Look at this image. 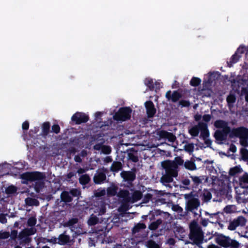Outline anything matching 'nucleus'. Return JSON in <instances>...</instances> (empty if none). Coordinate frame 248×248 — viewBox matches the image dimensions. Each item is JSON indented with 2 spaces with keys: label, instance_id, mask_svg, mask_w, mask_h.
<instances>
[{
  "label": "nucleus",
  "instance_id": "nucleus-1",
  "mask_svg": "<svg viewBox=\"0 0 248 248\" xmlns=\"http://www.w3.org/2000/svg\"><path fill=\"white\" fill-rule=\"evenodd\" d=\"M184 160L180 157H177L174 161H165L162 162V166L165 170L166 174L161 177L162 183H169L172 181V177L178 175V166L182 165Z\"/></svg>",
  "mask_w": 248,
  "mask_h": 248
},
{
  "label": "nucleus",
  "instance_id": "nucleus-2",
  "mask_svg": "<svg viewBox=\"0 0 248 248\" xmlns=\"http://www.w3.org/2000/svg\"><path fill=\"white\" fill-rule=\"evenodd\" d=\"M190 229L191 239L196 243L202 242L203 238V234L201 228L196 222L193 221L190 223Z\"/></svg>",
  "mask_w": 248,
  "mask_h": 248
},
{
  "label": "nucleus",
  "instance_id": "nucleus-3",
  "mask_svg": "<svg viewBox=\"0 0 248 248\" xmlns=\"http://www.w3.org/2000/svg\"><path fill=\"white\" fill-rule=\"evenodd\" d=\"M216 242L223 247H229L231 246L234 248H237L239 247L240 244L234 240L230 239L229 237L223 235H219L216 238Z\"/></svg>",
  "mask_w": 248,
  "mask_h": 248
},
{
  "label": "nucleus",
  "instance_id": "nucleus-4",
  "mask_svg": "<svg viewBox=\"0 0 248 248\" xmlns=\"http://www.w3.org/2000/svg\"><path fill=\"white\" fill-rule=\"evenodd\" d=\"M131 111L129 108H121L113 116L114 119L117 121H126L130 118Z\"/></svg>",
  "mask_w": 248,
  "mask_h": 248
},
{
  "label": "nucleus",
  "instance_id": "nucleus-5",
  "mask_svg": "<svg viewBox=\"0 0 248 248\" xmlns=\"http://www.w3.org/2000/svg\"><path fill=\"white\" fill-rule=\"evenodd\" d=\"M234 134L241 139V143L244 146H246L247 138L248 137V129L240 127L234 130Z\"/></svg>",
  "mask_w": 248,
  "mask_h": 248
},
{
  "label": "nucleus",
  "instance_id": "nucleus-6",
  "mask_svg": "<svg viewBox=\"0 0 248 248\" xmlns=\"http://www.w3.org/2000/svg\"><path fill=\"white\" fill-rule=\"evenodd\" d=\"M21 178L28 181H37L41 180L44 178V175L43 173L35 172H27L21 175Z\"/></svg>",
  "mask_w": 248,
  "mask_h": 248
},
{
  "label": "nucleus",
  "instance_id": "nucleus-7",
  "mask_svg": "<svg viewBox=\"0 0 248 248\" xmlns=\"http://www.w3.org/2000/svg\"><path fill=\"white\" fill-rule=\"evenodd\" d=\"M128 194V193L126 190L121 191L119 193L120 196L126 198L128 202H134L140 200L142 197V194L141 192L139 191H135L131 198L127 197Z\"/></svg>",
  "mask_w": 248,
  "mask_h": 248
},
{
  "label": "nucleus",
  "instance_id": "nucleus-8",
  "mask_svg": "<svg viewBox=\"0 0 248 248\" xmlns=\"http://www.w3.org/2000/svg\"><path fill=\"white\" fill-rule=\"evenodd\" d=\"M35 232V230L33 228L26 229L19 233L18 237L23 241L27 242L29 241V238L28 236L33 234Z\"/></svg>",
  "mask_w": 248,
  "mask_h": 248
},
{
  "label": "nucleus",
  "instance_id": "nucleus-9",
  "mask_svg": "<svg viewBox=\"0 0 248 248\" xmlns=\"http://www.w3.org/2000/svg\"><path fill=\"white\" fill-rule=\"evenodd\" d=\"M199 126L200 127L201 137L207 143H209L210 142L208 139L209 133L206 124L202 123H200Z\"/></svg>",
  "mask_w": 248,
  "mask_h": 248
},
{
  "label": "nucleus",
  "instance_id": "nucleus-10",
  "mask_svg": "<svg viewBox=\"0 0 248 248\" xmlns=\"http://www.w3.org/2000/svg\"><path fill=\"white\" fill-rule=\"evenodd\" d=\"M72 120L75 122L76 124H80L86 122L88 120V117L84 113H76L72 116Z\"/></svg>",
  "mask_w": 248,
  "mask_h": 248
},
{
  "label": "nucleus",
  "instance_id": "nucleus-11",
  "mask_svg": "<svg viewBox=\"0 0 248 248\" xmlns=\"http://www.w3.org/2000/svg\"><path fill=\"white\" fill-rule=\"evenodd\" d=\"M200 205V202L196 198L189 199L187 202L186 208L188 211H193L197 209Z\"/></svg>",
  "mask_w": 248,
  "mask_h": 248
},
{
  "label": "nucleus",
  "instance_id": "nucleus-12",
  "mask_svg": "<svg viewBox=\"0 0 248 248\" xmlns=\"http://www.w3.org/2000/svg\"><path fill=\"white\" fill-rule=\"evenodd\" d=\"M69 241V237L64 233L61 234L58 238H54L49 240V242L54 243H58L61 245H64Z\"/></svg>",
  "mask_w": 248,
  "mask_h": 248
},
{
  "label": "nucleus",
  "instance_id": "nucleus-13",
  "mask_svg": "<svg viewBox=\"0 0 248 248\" xmlns=\"http://www.w3.org/2000/svg\"><path fill=\"white\" fill-rule=\"evenodd\" d=\"M166 97L169 100H171L172 102H175L180 98L181 95L177 91H174L171 93V91H169L166 93Z\"/></svg>",
  "mask_w": 248,
  "mask_h": 248
},
{
  "label": "nucleus",
  "instance_id": "nucleus-14",
  "mask_svg": "<svg viewBox=\"0 0 248 248\" xmlns=\"http://www.w3.org/2000/svg\"><path fill=\"white\" fill-rule=\"evenodd\" d=\"M157 134L160 138L167 139L170 142H173L175 140V137L172 133L165 131H159Z\"/></svg>",
  "mask_w": 248,
  "mask_h": 248
},
{
  "label": "nucleus",
  "instance_id": "nucleus-15",
  "mask_svg": "<svg viewBox=\"0 0 248 248\" xmlns=\"http://www.w3.org/2000/svg\"><path fill=\"white\" fill-rule=\"evenodd\" d=\"M215 126L219 130L225 131V132H230V128L228 126L227 123L221 120L217 121L215 123Z\"/></svg>",
  "mask_w": 248,
  "mask_h": 248
},
{
  "label": "nucleus",
  "instance_id": "nucleus-16",
  "mask_svg": "<svg viewBox=\"0 0 248 248\" xmlns=\"http://www.w3.org/2000/svg\"><path fill=\"white\" fill-rule=\"evenodd\" d=\"M147 113L149 117H153L155 113V109L152 102L147 101L145 103Z\"/></svg>",
  "mask_w": 248,
  "mask_h": 248
},
{
  "label": "nucleus",
  "instance_id": "nucleus-17",
  "mask_svg": "<svg viewBox=\"0 0 248 248\" xmlns=\"http://www.w3.org/2000/svg\"><path fill=\"white\" fill-rule=\"evenodd\" d=\"M241 57L242 56L241 55L235 52L234 54L232 56L229 61L227 62L228 66L229 67H232L234 63H236L239 61Z\"/></svg>",
  "mask_w": 248,
  "mask_h": 248
},
{
  "label": "nucleus",
  "instance_id": "nucleus-18",
  "mask_svg": "<svg viewBox=\"0 0 248 248\" xmlns=\"http://www.w3.org/2000/svg\"><path fill=\"white\" fill-rule=\"evenodd\" d=\"M239 185L242 188H248V173H245L239 179Z\"/></svg>",
  "mask_w": 248,
  "mask_h": 248
},
{
  "label": "nucleus",
  "instance_id": "nucleus-19",
  "mask_svg": "<svg viewBox=\"0 0 248 248\" xmlns=\"http://www.w3.org/2000/svg\"><path fill=\"white\" fill-rule=\"evenodd\" d=\"M228 133L221 130H218L215 132V137L217 140L222 141L226 139Z\"/></svg>",
  "mask_w": 248,
  "mask_h": 248
},
{
  "label": "nucleus",
  "instance_id": "nucleus-20",
  "mask_svg": "<svg viewBox=\"0 0 248 248\" xmlns=\"http://www.w3.org/2000/svg\"><path fill=\"white\" fill-rule=\"evenodd\" d=\"M94 148L97 150H101V152L105 154H108L111 152L110 147L108 146L102 145L101 144H96L94 146Z\"/></svg>",
  "mask_w": 248,
  "mask_h": 248
},
{
  "label": "nucleus",
  "instance_id": "nucleus-21",
  "mask_svg": "<svg viewBox=\"0 0 248 248\" xmlns=\"http://www.w3.org/2000/svg\"><path fill=\"white\" fill-rule=\"evenodd\" d=\"M94 212L98 215H102L106 212V205L103 202H101L98 206L94 207Z\"/></svg>",
  "mask_w": 248,
  "mask_h": 248
},
{
  "label": "nucleus",
  "instance_id": "nucleus-22",
  "mask_svg": "<svg viewBox=\"0 0 248 248\" xmlns=\"http://www.w3.org/2000/svg\"><path fill=\"white\" fill-rule=\"evenodd\" d=\"M106 176L103 172L97 173L93 178V180L96 184H100L106 179Z\"/></svg>",
  "mask_w": 248,
  "mask_h": 248
},
{
  "label": "nucleus",
  "instance_id": "nucleus-23",
  "mask_svg": "<svg viewBox=\"0 0 248 248\" xmlns=\"http://www.w3.org/2000/svg\"><path fill=\"white\" fill-rule=\"evenodd\" d=\"M122 177L125 180L133 181L135 179L134 174L130 171H124L121 173Z\"/></svg>",
  "mask_w": 248,
  "mask_h": 248
},
{
  "label": "nucleus",
  "instance_id": "nucleus-24",
  "mask_svg": "<svg viewBox=\"0 0 248 248\" xmlns=\"http://www.w3.org/2000/svg\"><path fill=\"white\" fill-rule=\"evenodd\" d=\"M200 127L199 126V124L198 125L194 126L189 129L188 131L189 134L192 136H197L199 133V130Z\"/></svg>",
  "mask_w": 248,
  "mask_h": 248
},
{
  "label": "nucleus",
  "instance_id": "nucleus-25",
  "mask_svg": "<svg viewBox=\"0 0 248 248\" xmlns=\"http://www.w3.org/2000/svg\"><path fill=\"white\" fill-rule=\"evenodd\" d=\"M242 170L240 166H235L231 168L229 171V174L232 176H234L237 174L240 173L242 172Z\"/></svg>",
  "mask_w": 248,
  "mask_h": 248
},
{
  "label": "nucleus",
  "instance_id": "nucleus-26",
  "mask_svg": "<svg viewBox=\"0 0 248 248\" xmlns=\"http://www.w3.org/2000/svg\"><path fill=\"white\" fill-rule=\"evenodd\" d=\"M206 78H220L221 74L218 71H213L209 72L205 75Z\"/></svg>",
  "mask_w": 248,
  "mask_h": 248
},
{
  "label": "nucleus",
  "instance_id": "nucleus-27",
  "mask_svg": "<svg viewBox=\"0 0 248 248\" xmlns=\"http://www.w3.org/2000/svg\"><path fill=\"white\" fill-rule=\"evenodd\" d=\"M117 187L114 185H112L107 189L108 194L110 196L115 195L117 193Z\"/></svg>",
  "mask_w": 248,
  "mask_h": 248
},
{
  "label": "nucleus",
  "instance_id": "nucleus-28",
  "mask_svg": "<svg viewBox=\"0 0 248 248\" xmlns=\"http://www.w3.org/2000/svg\"><path fill=\"white\" fill-rule=\"evenodd\" d=\"M239 225V221L238 219L234 220L230 223L228 229L231 231L234 230Z\"/></svg>",
  "mask_w": 248,
  "mask_h": 248
},
{
  "label": "nucleus",
  "instance_id": "nucleus-29",
  "mask_svg": "<svg viewBox=\"0 0 248 248\" xmlns=\"http://www.w3.org/2000/svg\"><path fill=\"white\" fill-rule=\"evenodd\" d=\"M61 198L65 202H69L72 200V198L67 192H63L61 194Z\"/></svg>",
  "mask_w": 248,
  "mask_h": 248
},
{
  "label": "nucleus",
  "instance_id": "nucleus-30",
  "mask_svg": "<svg viewBox=\"0 0 248 248\" xmlns=\"http://www.w3.org/2000/svg\"><path fill=\"white\" fill-rule=\"evenodd\" d=\"M26 202L29 205H35L38 206L39 205L38 201L34 199L27 198L26 199Z\"/></svg>",
  "mask_w": 248,
  "mask_h": 248
},
{
  "label": "nucleus",
  "instance_id": "nucleus-31",
  "mask_svg": "<svg viewBox=\"0 0 248 248\" xmlns=\"http://www.w3.org/2000/svg\"><path fill=\"white\" fill-rule=\"evenodd\" d=\"M90 180V179L89 176L88 175L85 174V175H82L80 177L79 182L81 184L85 185L89 182Z\"/></svg>",
  "mask_w": 248,
  "mask_h": 248
},
{
  "label": "nucleus",
  "instance_id": "nucleus-32",
  "mask_svg": "<svg viewBox=\"0 0 248 248\" xmlns=\"http://www.w3.org/2000/svg\"><path fill=\"white\" fill-rule=\"evenodd\" d=\"M122 167L121 163L120 162H114L111 167V170L113 171H118L120 170Z\"/></svg>",
  "mask_w": 248,
  "mask_h": 248
},
{
  "label": "nucleus",
  "instance_id": "nucleus-33",
  "mask_svg": "<svg viewBox=\"0 0 248 248\" xmlns=\"http://www.w3.org/2000/svg\"><path fill=\"white\" fill-rule=\"evenodd\" d=\"M185 167L186 168L190 170H194L196 169L195 165L192 161H186L185 163Z\"/></svg>",
  "mask_w": 248,
  "mask_h": 248
},
{
  "label": "nucleus",
  "instance_id": "nucleus-34",
  "mask_svg": "<svg viewBox=\"0 0 248 248\" xmlns=\"http://www.w3.org/2000/svg\"><path fill=\"white\" fill-rule=\"evenodd\" d=\"M98 221V219L95 216L92 215L89 219L88 223L89 225H93L96 224Z\"/></svg>",
  "mask_w": 248,
  "mask_h": 248
},
{
  "label": "nucleus",
  "instance_id": "nucleus-35",
  "mask_svg": "<svg viewBox=\"0 0 248 248\" xmlns=\"http://www.w3.org/2000/svg\"><path fill=\"white\" fill-rule=\"evenodd\" d=\"M242 159L244 160H248V150L245 148H242L241 150Z\"/></svg>",
  "mask_w": 248,
  "mask_h": 248
},
{
  "label": "nucleus",
  "instance_id": "nucleus-36",
  "mask_svg": "<svg viewBox=\"0 0 248 248\" xmlns=\"http://www.w3.org/2000/svg\"><path fill=\"white\" fill-rule=\"evenodd\" d=\"M146 226L143 223H139L137 224L133 229L134 232L136 233L138 232L140 229H142L145 228Z\"/></svg>",
  "mask_w": 248,
  "mask_h": 248
},
{
  "label": "nucleus",
  "instance_id": "nucleus-37",
  "mask_svg": "<svg viewBox=\"0 0 248 248\" xmlns=\"http://www.w3.org/2000/svg\"><path fill=\"white\" fill-rule=\"evenodd\" d=\"M246 50L247 47L245 46L240 45L237 48V50L235 51V53H237V54H239L241 55L245 52Z\"/></svg>",
  "mask_w": 248,
  "mask_h": 248
},
{
  "label": "nucleus",
  "instance_id": "nucleus-38",
  "mask_svg": "<svg viewBox=\"0 0 248 248\" xmlns=\"http://www.w3.org/2000/svg\"><path fill=\"white\" fill-rule=\"evenodd\" d=\"M227 101L229 107H230L231 104L233 103L235 101V96L232 94L229 95L227 98Z\"/></svg>",
  "mask_w": 248,
  "mask_h": 248
},
{
  "label": "nucleus",
  "instance_id": "nucleus-39",
  "mask_svg": "<svg viewBox=\"0 0 248 248\" xmlns=\"http://www.w3.org/2000/svg\"><path fill=\"white\" fill-rule=\"evenodd\" d=\"M16 191V188L13 186H11L8 187L6 189V192L7 194L14 193Z\"/></svg>",
  "mask_w": 248,
  "mask_h": 248
},
{
  "label": "nucleus",
  "instance_id": "nucleus-40",
  "mask_svg": "<svg viewBox=\"0 0 248 248\" xmlns=\"http://www.w3.org/2000/svg\"><path fill=\"white\" fill-rule=\"evenodd\" d=\"M77 222H78V219L77 218H72V219H70V220H69L68 221L65 222L64 223V226H66V227L70 226H72L73 224L77 223Z\"/></svg>",
  "mask_w": 248,
  "mask_h": 248
},
{
  "label": "nucleus",
  "instance_id": "nucleus-41",
  "mask_svg": "<svg viewBox=\"0 0 248 248\" xmlns=\"http://www.w3.org/2000/svg\"><path fill=\"white\" fill-rule=\"evenodd\" d=\"M160 223V222L159 220H157L156 222H153L149 226L150 229L153 230L156 229L158 227V226Z\"/></svg>",
  "mask_w": 248,
  "mask_h": 248
},
{
  "label": "nucleus",
  "instance_id": "nucleus-42",
  "mask_svg": "<svg viewBox=\"0 0 248 248\" xmlns=\"http://www.w3.org/2000/svg\"><path fill=\"white\" fill-rule=\"evenodd\" d=\"M203 197L205 201H208L211 199L212 195L209 192L206 191L204 192Z\"/></svg>",
  "mask_w": 248,
  "mask_h": 248
},
{
  "label": "nucleus",
  "instance_id": "nucleus-43",
  "mask_svg": "<svg viewBox=\"0 0 248 248\" xmlns=\"http://www.w3.org/2000/svg\"><path fill=\"white\" fill-rule=\"evenodd\" d=\"M10 236V234L8 232H0V239H6Z\"/></svg>",
  "mask_w": 248,
  "mask_h": 248
},
{
  "label": "nucleus",
  "instance_id": "nucleus-44",
  "mask_svg": "<svg viewBox=\"0 0 248 248\" xmlns=\"http://www.w3.org/2000/svg\"><path fill=\"white\" fill-rule=\"evenodd\" d=\"M200 83L199 78H192L190 81V84L191 85L196 86L198 85Z\"/></svg>",
  "mask_w": 248,
  "mask_h": 248
},
{
  "label": "nucleus",
  "instance_id": "nucleus-45",
  "mask_svg": "<svg viewBox=\"0 0 248 248\" xmlns=\"http://www.w3.org/2000/svg\"><path fill=\"white\" fill-rule=\"evenodd\" d=\"M36 222V220L34 217H31L28 219V224L29 226H34Z\"/></svg>",
  "mask_w": 248,
  "mask_h": 248
},
{
  "label": "nucleus",
  "instance_id": "nucleus-46",
  "mask_svg": "<svg viewBox=\"0 0 248 248\" xmlns=\"http://www.w3.org/2000/svg\"><path fill=\"white\" fill-rule=\"evenodd\" d=\"M186 150L189 153L193 152L194 149V145L193 144H189L186 146Z\"/></svg>",
  "mask_w": 248,
  "mask_h": 248
},
{
  "label": "nucleus",
  "instance_id": "nucleus-47",
  "mask_svg": "<svg viewBox=\"0 0 248 248\" xmlns=\"http://www.w3.org/2000/svg\"><path fill=\"white\" fill-rule=\"evenodd\" d=\"M172 209L173 211H176V212H177L178 213L182 212V211L183 210L182 208L180 206L178 205H173L172 206Z\"/></svg>",
  "mask_w": 248,
  "mask_h": 248
},
{
  "label": "nucleus",
  "instance_id": "nucleus-48",
  "mask_svg": "<svg viewBox=\"0 0 248 248\" xmlns=\"http://www.w3.org/2000/svg\"><path fill=\"white\" fill-rule=\"evenodd\" d=\"M148 245L149 248H159L158 246L152 241H149Z\"/></svg>",
  "mask_w": 248,
  "mask_h": 248
},
{
  "label": "nucleus",
  "instance_id": "nucleus-49",
  "mask_svg": "<svg viewBox=\"0 0 248 248\" xmlns=\"http://www.w3.org/2000/svg\"><path fill=\"white\" fill-rule=\"evenodd\" d=\"M105 193H106V191L105 190H104V189L100 190H98V191H97L95 193V195L96 197H100V196L104 195L105 194Z\"/></svg>",
  "mask_w": 248,
  "mask_h": 248
},
{
  "label": "nucleus",
  "instance_id": "nucleus-50",
  "mask_svg": "<svg viewBox=\"0 0 248 248\" xmlns=\"http://www.w3.org/2000/svg\"><path fill=\"white\" fill-rule=\"evenodd\" d=\"M52 129L54 132L58 133L60 131V128L58 125L55 124L52 126Z\"/></svg>",
  "mask_w": 248,
  "mask_h": 248
},
{
  "label": "nucleus",
  "instance_id": "nucleus-51",
  "mask_svg": "<svg viewBox=\"0 0 248 248\" xmlns=\"http://www.w3.org/2000/svg\"><path fill=\"white\" fill-rule=\"evenodd\" d=\"M70 193L74 196H78L80 194V191L78 189H72L71 190Z\"/></svg>",
  "mask_w": 248,
  "mask_h": 248
},
{
  "label": "nucleus",
  "instance_id": "nucleus-52",
  "mask_svg": "<svg viewBox=\"0 0 248 248\" xmlns=\"http://www.w3.org/2000/svg\"><path fill=\"white\" fill-rule=\"evenodd\" d=\"M179 104L183 107H187L190 105L189 102L186 100H182L180 101Z\"/></svg>",
  "mask_w": 248,
  "mask_h": 248
},
{
  "label": "nucleus",
  "instance_id": "nucleus-53",
  "mask_svg": "<svg viewBox=\"0 0 248 248\" xmlns=\"http://www.w3.org/2000/svg\"><path fill=\"white\" fill-rule=\"evenodd\" d=\"M29 123L27 121L24 122L22 124L23 129L27 130L29 128Z\"/></svg>",
  "mask_w": 248,
  "mask_h": 248
},
{
  "label": "nucleus",
  "instance_id": "nucleus-54",
  "mask_svg": "<svg viewBox=\"0 0 248 248\" xmlns=\"http://www.w3.org/2000/svg\"><path fill=\"white\" fill-rule=\"evenodd\" d=\"M0 222L3 224L6 223L7 219L3 215H0Z\"/></svg>",
  "mask_w": 248,
  "mask_h": 248
},
{
  "label": "nucleus",
  "instance_id": "nucleus-55",
  "mask_svg": "<svg viewBox=\"0 0 248 248\" xmlns=\"http://www.w3.org/2000/svg\"><path fill=\"white\" fill-rule=\"evenodd\" d=\"M211 119V116L210 115H204L203 116V120L206 122H209Z\"/></svg>",
  "mask_w": 248,
  "mask_h": 248
},
{
  "label": "nucleus",
  "instance_id": "nucleus-56",
  "mask_svg": "<svg viewBox=\"0 0 248 248\" xmlns=\"http://www.w3.org/2000/svg\"><path fill=\"white\" fill-rule=\"evenodd\" d=\"M49 127V124L48 123H45L43 125V128L44 131H47Z\"/></svg>",
  "mask_w": 248,
  "mask_h": 248
},
{
  "label": "nucleus",
  "instance_id": "nucleus-57",
  "mask_svg": "<svg viewBox=\"0 0 248 248\" xmlns=\"http://www.w3.org/2000/svg\"><path fill=\"white\" fill-rule=\"evenodd\" d=\"M192 180L195 183H199L200 182V179L197 177H192Z\"/></svg>",
  "mask_w": 248,
  "mask_h": 248
},
{
  "label": "nucleus",
  "instance_id": "nucleus-58",
  "mask_svg": "<svg viewBox=\"0 0 248 248\" xmlns=\"http://www.w3.org/2000/svg\"><path fill=\"white\" fill-rule=\"evenodd\" d=\"M17 232L16 231H13L11 232V236L12 237H16L17 236Z\"/></svg>",
  "mask_w": 248,
  "mask_h": 248
},
{
  "label": "nucleus",
  "instance_id": "nucleus-59",
  "mask_svg": "<svg viewBox=\"0 0 248 248\" xmlns=\"http://www.w3.org/2000/svg\"><path fill=\"white\" fill-rule=\"evenodd\" d=\"M194 118H195V120L199 121L201 119L202 116L199 114H196L195 115Z\"/></svg>",
  "mask_w": 248,
  "mask_h": 248
},
{
  "label": "nucleus",
  "instance_id": "nucleus-60",
  "mask_svg": "<svg viewBox=\"0 0 248 248\" xmlns=\"http://www.w3.org/2000/svg\"><path fill=\"white\" fill-rule=\"evenodd\" d=\"M205 215L207 216H209L211 217H213L214 216L217 215V214L214 213V214H209L208 212H206L205 213Z\"/></svg>",
  "mask_w": 248,
  "mask_h": 248
},
{
  "label": "nucleus",
  "instance_id": "nucleus-61",
  "mask_svg": "<svg viewBox=\"0 0 248 248\" xmlns=\"http://www.w3.org/2000/svg\"><path fill=\"white\" fill-rule=\"evenodd\" d=\"M85 171V170H84V169H81V168H80V169H78V173H79V174H80V173H84Z\"/></svg>",
  "mask_w": 248,
  "mask_h": 248
},
{
  "label": "nucleus",
  "instance_id": "nucleus-62",
  "mask_svg": "<svg viewBox=\"0 0 248 248\" xmlns=\"http://www.w3.org/2000/svg\"><path fill=\"white\" fill-rule=\"evenodd\" d=\"M208 248H219L215 245H211V246H209Z\"/></svg>",
  "mask_w": 248,
  "mask_h": 248
},
{
  "label": "nucleus",
  "instance_id": "nucleus-63",
  "mask_svg": "<svg viewBox=\"0 0 248 248\" xmlns=\"http://www.w3.org/2000/svg\"><path fill=\"white\" fill-rule=\"evenodd\" d=\"M75 160L77 162H80L81 160L80 157L78 156L75 157Z\"/></svg>",
  "mask_w": 248,
  "mask_h": 248
},
{
  "label": "nucleus",
  "instance_id": "nucleus-64",
  "mask_svg": "<svg viewBox=\"0 0 248 248\" xmlns=\"http://www.w3.org/2000/svg\"><path fill=\"white\" fill-rule=\"evenodd\" d=\"M231 151L232 152H235V147L234 146L231 147Z\"/></svg>",
  "mask_w": 248,
  "mask_h": 248
}]
</instances>
